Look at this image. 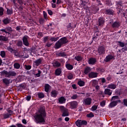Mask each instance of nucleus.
Wrapping results in <instances>:
<instances>
[{
    "instance_id": "obj_1",
    "label": "nucleus",
    "mask_w": 127,
    "mask_h": 127,
    "mask_svg": "<svg viewBox=\"0 0 127 127\" xmlns=\"http://www.w3.org/2000/svg\"><path fill=\"white\" fill-rule=\"evenodd\" d=\"M38 114L35 116L34 118L36 124H45V119L47 117L46 111L44 106H41L38 111Z\"/></svg>"
},
{
    "instance_id": "obj_2",
    "label": "nucleus",
    "mask_w": 127,
    "mask_h": 127,
    "mask_svg": "<svg viewBox=\"0 0 127 127\" xmlns=\"http://www.w3.org/2000/svg\"><path fill=\"white\" fill-rule=\"evenodd\" d=\"M1 75H3L6 78H10V77H14L16 75V72L13 71L3 70L1 72Z\"/></svg>"
},
{
    "instance_id": "obj_3",
    "label": "nucleus",
    "mask_w": 127,
    "mask_h": 127,
    "mask_svg": "<svg viewBox=\"0 0 127 127\" xmlns=\"http://www.w3.org/2000/svg\"><path fill=\"white\" fill-rule=\"evenodd\" d=\"M60 109L62 113V117L69 116V111H68V109L65 108V106H61L60 107Z\"/></svg>"
},
{
    "instance_id": "obj_4",
    "label": "nucleus",
    "mask_w": 127,
    "mask_h": 127,
    "mask_svg": "<svg viewBox=\"0 0 127 127\" xmlns=\"http://www.w3.org/2000/svg\"><path fill=\"white\" fill-rule=\"evenodd\" d=\"M106 22V19L104 17H100L98 18L97 22V25L100 27H103L105 25Z\"/></svg>"
},
{
    "instance_id": "obj_5",
    "label": "nucleus",
    "mask_w": 127,
    "mask_h": 127,
    "mask_svg": "<svg viewBox=\"0 0 127 127\" xmlns=\"http://www.w3.org/2000/svg\"><path fill=\"white\" fill-rule=\"evenodd\" d=\"M76 127H81L82 126H87L88 122L86 120H77L75 122Z\"/></svg>"
},
{
    "instance_id": "obj_6",
    "label": "nucleus",
    "mask_w": 127,
    "mask_h": 127,
    "mask_svg": "<svg viewBox=\"0 0 127 127\" xmlns=\"http://www.w3.org/2000/svg\"><path fill=\"white\" fill-rule=\"evenodd\" d=\"M97 52L98 55H104L106 53V48L104 46H100L98 47Z\"/></svg>"
},
{
    "instance_id": "obj_7",
    "label": "nucleus",
    "mask_w": 127,
    "mask_h": 127,
    "mask_svg": "<svg viewBox=\"0 0 127 127\" xmlns=\"http://www.w3.org/2000/svg\"><path fill=\"white\" fill-rule=\"evenodd\" d=\"M118 103H121L122 101L121 100L119 99L118 100L113 101L111 102L108 105V108H109V109H112L113 108H115V107H116V106L118 105Z\"/></svg>"
},
{
    "instance_id": "obj_8",
    "label": "nucleus",
    "mask_w": 127,
    "mask_h": 127,
    "mask_svg": "<svg viewBox=\"0 0 127 127\" xmlns=\"http://www.w3.org/2000/svg\"><path fill=\"white\" fill-rule=\"evenodd\" d=\"M70 108L71 110H75V109H77L78 108V105H79V102L77 101H71L69 103Z\"/></svg>"
},
{
    "instance_id": "obj_9",
    "label": "nucleus",
    "mask_w": 127,
    "mask_h": 127,
    "mask_svg": "<svg viewBox=\"0 0 127 127\" xmlns=\"http://www.w3.org/2000/svg\"><path fill=\"white\" fill-rule=\"evenodd\" d=\"M115 57H116L114 55H108L104 59V61L106 63L110 62L111 60H115L116 59Z\"/></svg>"
},
{
    "instance_id": "obj_10",
    "label": "nucleus",
    "mask_w": 127,
    "mask_h": 127,
    "mask_svg": "<svg viewBox=\"0 0 127 127\" xmlns=\"http://www.w3.org/2000/svg\"><path fill=\"white\" fill-rule=\"evenodd\" d=\"M84 106H90L92 104V98L87 97L83 99V102Z\"/></svg>"
},
{
    "instance_id": "obj_11",
    "label": "nucleus",
    "mask_w": 127,
    "mask_h": 127,
    "mask_svg": "<svg viewBox=\"0 0 127 127\" xmlns=\"http://www.w3.org/2000/svg\"><path fill=\"white\" fill-rule=\"evenodd\" d=\"M0 31L2 33H3L4 32L6 34H7L9 32H11V31H12V28L10 27H6L5 29H1Z\"/></svg>"
},
{
    "instance_id": "obj_12",
    "label": "nucleus",
    "mask_w": 127,
    "mask_h": 127,
    "mask_svg": "<svg viewBox=\"0 0 127 127\" xmlns=\"http://www.w3.org/2000/svg\"><path fill=\"white\" fill-rule=\"evenodd\" d=\"M118 95H119V96H122V97H127V88L119 92Z\"/></svg>"
},
{
    "instance_id": "obj_13",
    "label": "nucleus",
    "mask_w": 127,
    "mask_h": 127,
    "mask_svg": "<svg viewBox=\"0 0 127 127\" xmlns=\"http://www.w3.org/2000/svg\"><path fill=\"white\" fill-rule=\"evenodd\" d=\"M111 26L112 28H114V29L116 28H119V27L121 26V24L120 23V22L116 21L111 24Z\"/></svg>"
},
{
    "instance_id": "obj_14",
    "label": "nucleus",
    "mask_w": 127,
    "mask_h": 127,
    "mask_svg": "<svg viewBox=\"0 0 127 127\" xmlns=\"http://www.w3.org/2000/svg\"><path fill=\"white\" fill-rule=\"evenodd\" d=\"M59 40L63 45L64 44H67V43L69 42L67 39V37H63Z\"/></svg>"
},
{
    "instance_id": "obj_15",
    "label": "nucleus",
    "mask_w": 127,
    "mask_h": 127,
    "mask_svg": "<svg viewBox=\"0 0 127 127\" xmlns=\"http://www.w3.org/2000/svg\"><path fill=\"white\" fill-rule=\"evenodd\" d=\"M98 75H99L98 73L92 71L88 74V77L93 79V78H97Z\"/></svg>"
},
{
    "instance_id": "obj_16",
    "label": "nucleus",
    "mask_w": 127,
    "mask_h": 127,
    "mask_svg": "<svg viewBox=\"0 0 127 127\" xmlns=\"http://www.w3.org/2000/svg\"><path fill=\"white\" fill-rule=\"evenodd\" d=\"M27 37H28L27 36H25L22 39L23 43L25 46H29V43L28 42Z\"/></svg>"
},
{
    "instance_id": "obj_17",
    "label": "nucleus",
    "mask_w": 127,
    "mask_h": 127,
    "mask_svg": "<svg viewBox=\"0 0 127 127\" xmlns=\"http://www.w3.org/2000/svg\"><path fill=\"white\" fill-rule=\"evenodd\" d=\"M33 74L34 75L35 77H40L41 74V70L39 69H36L35 70L33 71Z\"/></svg>"
},
{
    "instance_id": "obj_18",
    "label": "nucleus",
    "mask_w": 127,
    "mask_h": 127,
    "mask_svg": "<svg viewBox=\"0 0 127 127\" xmlns=\"http://www.w3.org/2000/svg\"><path fill=\"white\" fill-rule=\"evenodd\" d=\"M115 13V11L112 9H107L105 10V14H108V15H114Z\"/></svg>"
},
{
    "instance_id": "obj_19",
    "label": "nucleus",
    "mask_w": 127,
    "mask_h": 127,
    "mask_svg": "<svg viewBox=\"0 0 127 127\" xmlns=\"http://www.w3.org/2000/svg\"><path fill=\"white\" fill-rule=\"evenodd\" d=\"M55 74L56 76H60L62 74V68L59 67L55 70Z\"/></svg>"
},
{
    "instance_id": "obj_20",
    "label": "nucleus",
    "mask_w": 127,
    "mask_h": 127,
    "mask_svg": "<svg viewBox=\"0 0 127 127\" xmlns=\"http://www.w3.org/2000/svg\"><path fill=\"white\" fill-rule=\"evenodd\" d=\"M50 95L51 97H53V98H57L58 95V91L56 90H53L51 91Z\"/></svg>"
},
{
    "instance_id": "obj_21",
    "label": "nucleus",
    "mask_w": 127,
    "mask_h": 127,
    "mask_svg": "<svg viewBox=\"0 0 127 127\" xmlns=\"http://www.w3.org/2000/svg\"><path fill=\"white\" fill-rule=\"evenodd\" d=\"M96 62H97L96 58H91L88 60V64L91 65H95V64H96Z\"/></svg>"
},
{
    "instance_id": "obj_22",
    "label": "nucleus",
    "mask_w": 127,
    "mask_h": 127,
    "mask_svg": "<svg viewBox=\"0 0 127 127\" xmlns=\"http://www.w3.org/2000/svg\"><path fill=\"white\" fill-rule=\"evenodd\" d=\"M58 101H59V104H65V103H66V99H65V98L63 96H62L61 97H60L58 99Z\"/></svg>"
},
{
    "instance_id": "obj_23",
    "label": "nucleus",
    "mask_w": 127,
    "mask_h": 127,
    "mask_svg": "<svg viewBox=\"0 0 127 127\" xmlns=\"http://www.w3.org/2000/svg\"><path fill=\"white\" fill-rule=\"evenodd\" d=\"M63 45L60 42L59 40H58L55 45L56 49H59L60 48H61L62 47V46Z\"/></svg>"
},
{
    "instance_id": "obj_24",
    "label": "nucleus",
    "mask_w": 127,
    "mask_h": 127,
    "mask_svg": "<svg viewBox=\"0 0 127 127\" xmlns=\"http://www.w3.org/2000/svg\"><path fill=\"white\" fill-rule=\"evenodd\" d=\"M112 93H113V91L111 90V89H105L104 91V94L105 95H108V96H111Z\"/></svg>"
},
{
    "instance_id": "obj_25",
    "label": "nucleus",
    "mask_w": 127,
    "mask_h": 127,
    "mask_svg": "<svg viewBox=\"0 0 127 127\" xmlns=\"http://www.w3.org/2000/svg\"><path fill=\"white\" fill-rule=\"evenodd\" d=\"M91 67L87 66L84 69V73L85 75H88V74H90V72H91Z\"/></svg>"
},
{
    "instance_id": "obj_26",
    "label": "nucleus",
    "mask_w": 127,
    "mask_h": 127,
    "mask_svg": "<svg viewBox=\"0 0 127 127\" xmlns=\"http://www.w3.org/2000/svg\"><path fill=\"white\" fill-rule=\"evenodd\" d=\"M53 65L54 67H56V68H59V67L61 66V63L57 61H56L55 62L53 63Z\"/></svg>"
},
{
    "instance_id": "obj_27",
    "label": "nucleus",
    "mask_w": 127,
    "mask_h": 127,
    "mask_svg": "<svg viewBox=\"0 0 127 127\" xmlns=\"http://www.w3.org/2000/svg\"><path fill=\"white\" fill-rule=\"evenodd\" d=\"M50 89H51V86H50V85L49 84H45V91H46V93H48Z\"/></svg>"
},
{
    "instance_id": "obj_28",
    "label": "nucleus",
    "mask_w": 127,
    "mask_h": 127,
    "mask_svg": "<svg viewBox=\"0 0 127 127\" xmlns=\"http://www.w3.org/2000/svg\"><path fill=\"white\" fill-rule=\"evenodd\" d=\"M42 62V60L41 59V58H40L34 61V63L36 66H37V67L39 66V65L41 64Z\"/></svg>"
},
{
    "instance_id": "obj_29",
    "label": "nucleus",
    "mask_w": 127,
    "mask_h": 127,
    "mask_svg": "<svg viewBox=\"0 0 127 127\" xmlns=\"http://www.w3.org/2000/svg\"><path fill=\"white\" fill-rule=\"evenodd\" d=\"M3 24L6 25L10 23V19L8 18V17H6V18L3 19L2 20Z\"/></svg>"
},
{
    "instance_id": "obj_30",
    "label": "nucleus",
    "mask_w": 127,
    "mask_h": 127,
    "mask_svg": "<svg viewBox=\"0 0 127 127\" xmlns=\"http://www.w3.org/2000/svg\"><path fill=\"white\" fill-rule=\"evenodd\" d=\"M2 82L5 84V85L8 86V85H9V84L10 83V79H8L7 78H4L2 79Z\"/></svg>"
},
{
    "instance_id": "obj_31",
    "label": "nucleus",
    "mask_w": 127,
    "mask_h": 127,
    "mask_svg": "<svg viewBox=\"0 0 127 127\" xmlns=\"http://www.w3.org/2000/svg\"><path fill=\"white\" fill-rule=\"evenodd\" d=\"M0 41H4L5 43H7L8 42V39L5 36H0Z\"/></svg>"
},
{
    "instance_id": "obj_32",
    "label": "nucleus",
    "mask_w": 127,
    "mask_h": 127,
    "mask_svg": "<svg viewBox=\"0 0 127 127\" xmlns=\"http://www.w3.org/2000/svg\"><path fill=\"white\" fill-rule=\"evenodd\" d=\"M107 88H108V89H112V90H115V89L117 88V85L116 84L111 83L108 85Z\"/></svg>"
},
{
    "instance_id": "obj_33",
    "label": "nucleus",
    "mask_w": 127,
    "mask_h": 127,
    "mask_svg": "<svg viewBox=\"0 0 127 127\" xmlns=\"http://www.w3.org/2000/svg\"><path fill=\"white\" fill-rule=\"evenodd\" d=\"M65 67L67 70H73V68H74L73 65L70 64H66Z\"/></svg>"
},
{
    "instance_id": "obj_34",
    "label": "nucleus",
    "mask_w": 127,
    "mask_h": 127,
    "mask_svg": "<svg viewBox=\"0 0 127 127\" xmlns=\"http://www.w3.org/2000/svg\"><path fill=\"white\" fill-rule=\"evenodd\" d=\"M116 43L120 46V47H125L126 46L125 43L122 42V41H117Z\"/></svg>"
},
{
    "instance_id": "obj_35",
    "label": "nucleus",
    "mask_w": 127,
    "mask_h": 127,
    "mask_svg": "<svg viewBox=\"0 0 127 127\" xmlns=\"http://www.w3.org/2000/svg\"><path fill=\"white\" fill-rule=\"evenodd\" d=\"M57 55L58 57H65V56H66V53L64 52L59 53Z\"/></svg>"
},
{
    "instance_id": "obj_36",
    "label": "nucleus",
    "mask_w": 127,
    "mask_h": 127,
    "mask_svg": "<svg viewBox=\"0 0 127 127\" xmlns=\"http://www.w3.org/2000/svg\"><path fill=\"white\" fill-rule=\"evenodd\" d=\"M74 59L75 60H76V61L80 62L83 60V57H82L81 56H77L74 57Z\"/></svg>"
},
{
    "instance_id": "obj_37",
    "label": "nucleus",
    "mask_w": 127,
    "mask_h": 127,
    "mask_svg": "<svg viewBox=\"0 0 127 127\" xmlns=\"http://www.w3.org/2000/svg\"><path fill=\"white\" fill-rule=\"evenodd\" d=\"M38 97L39 99H43L45 97V95H44L43 92H40L38 93Z\"/></svg>"
},
{
    "instance_id": "obj_38",
    "label": "nucleus",
    "mask_w": 127,
    "mask_h": 127,
    "mask_svg": "<svg viewBox=\"0 0 127 127\" xmlns=\"http://www.w3.org/2000/svg\"><path fill=\"white\" fill-rule=\"evenodd\" d=\"M67 78L68 80H72L73 79V73L69 72L67 75Z\"/></svg>"
},
{
    "instance_id": "obj_39",
    "label": "nucleus",
    "mask_w": 127,
    "mask_h": 127,
    "mask_svg": "<svg viewBox=\"0 0 127 127\" xmlns=\"http://www.w3.org/2000/svg\"><path fill=\"white\" fill-rule=\"evenodd\" d=\"M77 84L79 85L80 87H83V86H85V82L80 80L77 82Z\"/></svg>"
},
{
    "instance_id": "obj_40",
    "label": "nucleus",
    "mask_w": 127,
    "mask_h": 127,
    "mask_svg": "<svg viewBox=\"0 0 127 127\" xmlns=\"http://www.w3.org/2000/svg\"><path fill=\"white\" fill-rule=\"evenodd\" d=\"M14 67L15 69H19V68H20V64H19L18 63H15L14 64Z\"/></svg>"
},
{
    "instance_id": "obj_41",
    "label": "nucleus",
    "mask_w": 127,
    "mask_h": 127,
    "mask_svg": "<svg viewBox=\"0 0 127 127\" xmlns=\"http://www.w3.org/2000/svg\"><path fill=\"white\" fill-rule=\"evenodd\" d=\"M58 39H59V37L55 38V37H52L50 39V40L51 41H52V42H53V41H54V42L57 41V40H58Z\"/></svg>"
},
{
    "instance_id": "obj_42",
    "label": "nucleus",
    "mask_w": 127,
    "mask_h": 127,
    "mask_svg": "<svg viewBox=\"0 0 127 127\" xmlns=\"http://www.w3.org/2000/svg\"><path fill=\"white\" fill-rule=\"evenodd\" d=\"M8 51L11 52V53H14V50L11 48V47L9 46L7 48Z\"/></svg>"
},
{
    "instance_id": "obj_43",
    "label": "nucleus",
    "mask_w": 127,
    "mask_h": 127,
    "mask_svg": "<svg viewBox=\"0 0 127 127\" xmlns=\"http://www.w3.org/2000/svg\"><path fill=\"white\" fill-rule=\"evenodd\" d=\"M16 45L18 47H22V41H18Z\"/></svg>"
},
{
    "instance_id": "obj_44",
    "label": "nucleus",
    "mask_w": 127,
    "mask_h": 127,
    "mask_svg": "<svg viewBox=\"0 0 127 127\" xmlns=\"http://www.w3.org/2000/svg\"><path fill=\"white\" fill-rule=\"evenodd\" d=\"M12 13H13V11H12V9H9L8 8L7 9V14L8 15L12 14Z\"/></svg>"
},
{
    "instance_id": "obj_45",
    "label": "nucleus",
    "mask_w": 127,
    "mask_h": 127,
    "mask_svg": "<svg viewBox=\"0 0 127 127\" xmlns=\"http://www.w3.org/2000/svg\"><path fill=\"white\" fill-rule=\"evenodd\" d=\"M97 109H98V106L97 105H93L91 107V111H92V112H95V111L97 110Z\"/></svg>"
},
{
    "instance_id": "obj_46",
    "label": "nucleus",
    "mask_w": 127,
    "mask_h": 127,
    "mask_svg": "<svg viewBox=\"0 0 127 127\" xmlns=\"http://www.w3.org/2000/svg\"><path fill=\"white\" fill-rule=\"evenodd\" d=\"M122 104H123L124 106L125 107H127V98L123 99Z\"/></svg>"
},
{
    "instance_id": "obj_47",
    "label": "nucleus",
    "mask_w": 127,
    "mask_h": 127,
    "mask_svg": "<svg viewBox=\"0 0 127 127\" xmlns=\"http://www.w3.org/2000/svg\"><path fill=\"white\" fill-rule=\"evenodd\" d=\"M86 117L87 118H94V114H93V113L91 112L89 114H87Z\"/></svg>"
},
{
    "instance_id": "obj_48",
    "label": "nucleus",
    "mask_w": 127,
    "mask_h": 127,
    "mask_svg": "<svg viewBox=\"0 0 127 127\" xmlns=\"http://www.w3.org/2000/svg\"><path fill=\"white\" fill-rule=\"evenodd\" d=\"M97 70L98 72H99L100 73H103V72H105V69L104 68H102L101 67L97 68Z\"/></svg>"
},
{
    "instance_id": "obj_49",
    "label": "nucleus",
    "mask_w": 127,
    "mask_h": 127,
    "mask_svg": "<svg viewBox=\"0 0 127 127\" xmlns=\"http://www.w3.org/2000/svg\"><path fill=\"white\" fill-rule=\"evenodd\" d=\"M0 56L2 58H4V57H5V52H4V51H2L0 52Z\"/></svg>"
},
{
    "instance_id": "obj_50",
    "label": "nucleus",
    "mask_w": 127,
    "mask_h": 127,
    "mask_svg": "<svg viewBox=\"0 0 127 127\" xmlns=\"http://www.w3.org/2000/svg\"><path fill=\"white\" fill-rule=\"evenodd\" d=\"M10 116H11V114H4L3 115V119H8V118H9V117H10Z\"/></svg>"
},
{
    "instance_id": "obj_51",
    "label": "nucleus",
    "mask_w": 127,
    "mask_h": 127,
    "mask_svg": "<svg viewBox=\"0 0 127 127\" xmlns=\"http://www.w3.org/2000/svg\"><path fill=\"white\" fill-rule=\"evenodd\" d=\"M78 98V95L74 94L71 97V100H77Z\"/></svg>"
},
{
    "instance_id": "obj_52",
    "label": "nucleus",
    "mask_w": 127,
    "mask_h": 127,
    "mask_svg": "<svg viewBox=\"0 0 127 127\" xmlns=\"http://www.w3.org/2000/svg\"><path fill=\"white\" fill-rule=\"evenodd\" d=\"M19 87H20V88H22V89H25L26 85H25V83H21L19 85Z\"/></svg>"
},
{
    "instance_id": "obj_53",
    "label": "nucleus",
    "mask_w": 127,
    "mask_h": 127,
    "mask_svg": "<svg viewBox=\"0 0 127 127\" xmlns=\"http://www.w3.org/2000/svg\"><path fill=\"white\" fill-rule=\"evenodd\" d=\"M66 27L67 29H69V30L73 29V26L71 25V23H69V24L67 25Z\"/></svg>"
},
{
    "instance_id": "obj_54",
    "label": "nucleus",
    "mask_w": 127,
    "mask_h": 127,
    "mask_svg": "<svg viewBox=\"0 0 127 127\" xmlns=\"http://www.w3.org/2000/svg\"><path fill=\"white\" fill-rule=\"evenodd\" d=\"M119 99H120V97H119V96H114L112 97V101H115V100H119Z\"/></svg>"
},
{
    "instance_id": "obj_55",
    "label": "nucleus",
    "mask_w": 127,
    "mask_h": 127,
    "mask_svg": "<svg viewBox=\"0 0 127 127\" xmlns=\"http://www.w3.org/2000/svg\"><path fill=\"white\" fill-rule=\"evenodd\" d=\"M37 37L38 38H41V37H43V34L42 33V32H38Z\"/></svg>"
},
{
    "instance_id": "obj_56",
    "label": "nucleus",
    "mask_w": 127,
    "mask_h": 127,
    "mask_svg": "<svg viewBox=\"0 0 127 127\" xmlns=\"http://www.w3.org/2000/svg\"><path fill=\"white\" fill-rule=\"evenodd\" d=\"M39 23H40V24H43V23H44V21H45V20H44V19L43 18H41L39 19Z\"/></svg>"
},
{
    "instance_id": "obj_57",
    "label": "nucleus",
    "mask_w": 127,
    "mask_h": 127,
    "mask_svg": "<svg viewBox=\"0 0 127 127\" xmlns=\"http://www.w3.org/2000/svg\"><path fill=\"white\" fill-rule=\"evenodd\" d=\"M100 106L102 108H104L105 106H106V101H103L100 103Z\"/></svg>"
},
{
    "instance_id": "obj_58",
    "label": "nucleus",
    "mask_w": 127,
    "mask_h": 127,
    "mask_svg": "<svg viewBox=\"0 0 127 127\" xmlns=\"http://www.w3.org/2000/svg\"><path fill=\"white\" fill-rule=\"evenodd\" d=\"M25 68L26 69V70H30V69H31V65H25Z\"/></svg>"
},
{
    "instance_id": "obj_59",
    "label": "nucleus",
    "mask_w": 127,
    "mask_h": 127,
    "mask_svg": "<svg viewBox=\"0 0 127 127\" xmlns=\"http://www.w3.org/2000/svg\"><path fill=\"white\" fill-rule=\"evenodd\" d=\"M43 15H44V18L45 19H47V13L45 11H43Z\"/></svg>"
},
{
    "instance_id": "obj_60",
    "label": "nucleus",
    "mask_w": 127,
    "mask_h": 127,
    "mask_svg": "<svg viewBox=\"0 0 127 127\" xmlns=\"http://www.w3.org/2000/svg\"><path fill=\"white\" fill-rule=\"evenodd\" d=\"M92 82L93 86H96L98 83V81L96 79L92 80Z\"/></svg>"
},
{
    "instance_id": "obj_61",
    "label": "nucleus",
    "mask_w": 127,
    "mask_h": 127,
    "mask_svg": "<svg viewBox=\"0 0 127 127\" xmlns=\"http://www.w3.org/2000/svg\"><path fill=\"white\" fill-rule=\"evenodd\" d=\"M93 11L94 12V13H98V11H99V8H94L93 9Z\"/></svg>"
},
{
    "instance_id": "obj_62",
    "label": "nucleus",
    "mask_w": 127,
    "mask_h": 127,
    "mask_svg": "<svg viewBox=\"0 0 127 127\" xmlns=\"http://www.w3.org/2000/svg\"><path fill=\"white\" fill-rule=\"evenodd\" d=\"M106 4L108 5V6H111L112 5V1L111 0H106Z\"/></svg>"
},
{
    "instance_id": "obj_63",
    "label": "nucleus",
    "mask_w": 127,
    "mask_h": 127,
    "mask_svg": "<svg viewBox=\"0 0 127 127\" xmlns=\"http://www.w3.org/2000/svg\"><path fill=\"white\" fill-rule=\"evenodd\" d=\"M17 2L20 5H22L23 4V1L22 0H18Z\"/></svg>"
},
{
    "instance_id": "obj_64",
    "label": "nucleus",
    "mask_w": 127,
    "mask_h": 127,
    "mask_svg": "<svg viewBox=\"0 0 127 127\" xmlns=\"http://www.w3.org/2000/svg\"><path fill=\"white\" fill-rule=\"evenodd\" d=\"M16 126L17 127H26L25 126L22 125V124H17Z\"/></svg>"
}]
</instances>
